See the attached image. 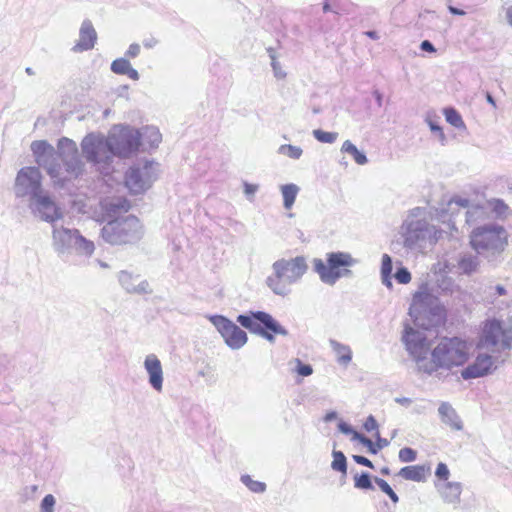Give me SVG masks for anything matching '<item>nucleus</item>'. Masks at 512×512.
Instances as JSON below:
<instances>
[{
  "mask_svg": "<svg viewBox=\"0 0 512 512\" xmlns=\"http://www.w3.org/2000/svg\"><path fill=\"white\" fill-rule=\"evenodd\" d=\"M336 418H337V413L335 411H330V412L326 413V415L324 416V421L331 422V421L335 420Z\"/></svg>",
  "mask_w": 512,
  "mask_h": 512,
  "instance_id": "nucleus-63",
  "label": "nucleus"
},
{
  "mask_svg": "<svg viewBox=\"0 0 512 512\" xmlns=\"http://www.w3.org/2000/svg\"><path fill=\"white\" fill-rule=\"evenodd\" d=\"M391 272H392V259L388 254H384L382 256L381 279H382L383 285H385L389 289L392 288Z\"/></svg>",
  "mask_w": 512,
  "mask_h": 512,
  "instance_id": "nucleus-36",
  "label": "nucleus"
},
{
  "mask_svg": "<svg viewBox=\"0 0 512 512\" xmlns=\"http://www.w3.org/2000/svg\"><path fill=\"white\" fill-rule=\"evenodd\" d=\"M354 439L359 440L365 447L368 448L369 452L372 454H376L378 449H376L375 444L369 438L361 435L358 432H354Z\"/></svg>",
  "mask_w": 512,
  "mask_h": 512,
  "instance_id": "nucleus-50",
  "label": "nucleus"
},
{
  "mask_svg": "<svg viewBox=\"0 0 512 512\" xmlns=\"http://www.w3.org/2000/svg\"><path fill=\"white\" fill-rule=\"evenodd\" d=\"M395 402L404 407H409L412 404V400L407 397H397L395 398Z\"/></svg>",
  "mask_w": 512,
  "mask_h": 512,
  "instance_id": "nucleus-60",
  "label": "nucleus"
},
{
  "mask_svg": "<svg viewBox=\"0 0 512 512\" xmlns=\"http://www.w3.org/2000/svg\"><path fill=\"white\" fill-rule=\"evenodd\" d=\"M395 279L400 284H408L411 281V274L407 268L401 267L396 271Z\"/></svg>",
  "mask_w": 512,
  "mask_h": 512,
  "instance_id": "nucleus-49",
  "label": "nucleus"
},
{
  "mask_svg": "<svg viewBox=\"0 0 512 512\" xmlns=\"http://www.w3.org/2000/svg\"><path fill=\"white\" fill-rule=\"evenodd\" d=\"M505 18L507 24L512 28V4L509 7H507L505 11Z\"/></svg>",
  "mask_w": 512,
  "mask_h": 512,
  "instance_id": "nucleus-61",
  "label": "nucleus"
},
{
  "mask_svg": "<svg viewBox=\"0 0 512 512\" xmlns=\"http://www.w3.org/2000/svg\"><path fill=\"white\" fill-rule=\"evenodd\" d=\"M55 503V497L47 494L41 501V512H54Z\"/></svg>",
  "mask_w": 512,
  "mask_h": 512,
  "instance_id": "nucleus-47",
  "label": "nucleus"
},
{
  "mask_svg": "<svg viewBox=\"0 0 512 512\" xmlns=\"http://www.w3.org/2000/svg\"><path fill=\"white\" fill-rule=\"evenodd\" d=\"M426 122L427 124L429 125L430 129L432 132H435V133H438L439 135V138L441 140H444L445 139V135H444V132L441 128V126L436 122L434 121L432 118L430 117H427L426 118Z\"/></svg>",
  "mask_w": 512,
  "mask_h": 512,
  "instance_id": "nucleus-53",
  "label": "nucleus"
},
{
  "mask_svg": "<svg viewBox=\"0 0 512 512\" xmlns=\"http://www.w3.org/2000/svg\"><path fill=\"white\" fill-rule=\"evenodd\" d=\"M237 322L251 333L261 336L270 343H274L273 334L287 336L288 331L269 313L263 311H251L249 314H241Z\"/></svg>",
  "mask_w": 512,
  "mask_h": 512,
  "instance_id": "nucleus-10",
  "label": "nucleus"
},
{
  "mask_svg": "<svg viewBox=\"0 0 512 512\" xmlns=\"http://www.w3.org/2000/svg\"><path fill=\"white\" fill-rule=\"evenodd\" d=\"M118 281L128 293L139 295L151 293L149 283L146 280H139L138 275H133L128 271H121L118 274Z\"/></svg>",
  "mask_w": 512,
  "mask_h": 512,
  "instance_id": "nucleus-24",
  "label": "nucleus"
},
{
  "mask_svg": "<svg viewBox=\"0 0 512 512\" xmlns=\"http://www.w3.org/2000/svg\"><path fill=\"white\" fill-rule=\"evenodd\" d=\"M467 205V197L459 194L452 196L440 210V221L443 224H455L464 221V211Z\"/></svg>",
  "mask_w": 512,
  "mask_h": 512,
  "instance_id": "nucleus-18",
  "label": "nucleus"
},
{
  "mask_svg": "<svg viewBox=\"0 0 512 512\" xmlns=\"http://www.w3.org/2000/svg\"><path fill=\"white\" fill-rule=\"evenodd\" d=\"M281 193L283 196L284 207L290 209L295 202L299 187L296 184H285L281 186Z\"/></svg>",
  "mask_w": 512,
  "mask_h": 512,
  "instance_id": "nucleus-35",
  "label": "nucleus"
},
{
  "mask_svg": "<svg viewBox=\"0 0 512 512\" xmlns=\"http://www.w3.org/2000/svg\"><path fill=\"white\" fill-rule=\"evenodd\" d=\"M448 10L453 15L463 16L466 14V12L464 10L456 8L454 6H448Z\"/></svg>",
  "mask_w": 512,
  "mask_h": 512,
  "instance_id": "nucleus-62",
  "label": "nucleus"
},
{
  "mask_svg": "<svg viewBox=\"0 0 512 512\" xmlns=\"http://www.w3.org/2000/svg\"><path fill=\"white\" fill-rule=\"evenodd\" d=\"M353 459H354V461L357 464L364 465V466L369 467V468H373L372 462L368 458H366L364 456L354 455Z\"/></svg>",
  "mask_w": 512,
  "mask_h": 512,
  "instance_id": "nucleus-56",
  "label": "nucleus"
},
{
  "mask_svg": "<svg viewBox=\"0 0 512 512\" xmlns=\"http://www.w3.org/2000/svg\"><path fill=\"white\" fill-rule=\"evenodd\" d=\"M111 71L118 75H126L130 79L139 80V73L135 70L128 59L118 58L111 63Z\"/></svg>",
  "mask_w": 512,
  "mask_h": 512,
  "instance_id": "nucleus-29",
  "label": "nucleus"
},
{
  "mask_svg": "<svg viewBox=\"0 0 512 512\" xmlns=\"http://www.w3.org/2000/svg\"><path fill=\"white\" fill-rule=\"evenodd\" d=\"M478 347L500 352L512 348V317L507 320L491 319L484 323Z\"/></svg>",
  "mask_w": 512,
  "mask_h": 512,
  "instance_id": "nucleus-9",
  "label": "nucleus"
},
{
  "mask_svg": "<svg viewBox=\"0 0 512 512\" xmlns=\"http://www.w3.org/2000/svg\"><path fill=\"white\" fill-rule=\"evenodd\" d=\"M313 136L316 140H318L321 143H328L332 144L334 143L338 138L337 132H327L321 129H315L313 130Z\"/></svg>",
  "mask_w": 512,
  "mask_h": 512,
  "instance_id": "nucleus-42",
  "label": "nucleus"
},
{
  "mask_svg": "<svg viewBox=\"0 0 512 512\" xmlns=\"http://www.w3.org/2000/svg\"><path fill=\"white\" fill-rule=\"evenodd\" d=\"M273 273L267 277L266 284L272 292L285 297L291 292V286L301 280L308 270L304 256L279 259L272 265Z\"/></svg>",
  "mask_w": 512,
  "mask_h": 512,
  "instance_id": "nucleus-5",
  "label": "nucleus"
},
{
  "mask_svg": "<svg viewBox=\"0 0 512 512\" xmlns=\"http://www.w3.org/2000/svg\"><path fill=\"white\" fill-rule=\"evenodd\" d=\"M435 475L439 480H443L444 482H449L448 478L450 476V471L445 463H439L437 465Z\"/></svg>",
  "mask_w": 512,
  "mask_h": 512,
  "instance_id": "nucleus-51",
  "label": "nucleus"
},
{
  "mask_svg": "<svg viewBox=\"0 0 512 512\" xmlns=\"http://www.w3.org/2000/svg\"><path fill=\"white\" fill-rule=\"evenodd\" d=\"M437 491L446 503H458L462 493L460 482H444L435 484Z\"/></svg>",
  "mask_w": 512,
  "mask_h": 512,
  "instance_id": "nucleus-25",
  "label": "nucleus"
},
{
  "mask_svg": "<svg viewBox=\"0 0 512 512\" xmlns=\"http://www.w3.org/2000/svg\"><path fill=\"white\" fill-rule=\"evenodd\" d=\"M97 40V33L90 20L86 19L82 22L79 29V39L72 47L74 53L89 51L94 48Z\"/></svg>",
  "mask_w": 512,
  "mask_h": 512,
  "instance_id": "nucleus-23",
  "label": "nucleus"
},
{
  "mask_svg": "<svg viewBox=\"0 0 512 512\" xmlns=\"http://www.w3.org/2000/svg\"><path fill=\"white\" fill-rule=\"evenodd\" d=\"M52 247L57 256L65 262L73 255L90 257L95 251L92 241L82 236L79 230L66 226H53Z\"/></svg>",
  "mask_w": 512,
  "mask_h": 512,
  "instance_id": "nucleus-6",
  "label": "nucleus"
},
{
  "mask_svg": "<svg viewBox=\"0 0 512 512\" xmlns=\"http://www.w3.org/2000/svg\"><path fill=\"white\" fill-rule=\"evenodd\" d=\"M443 113L446 121L455 128L460 129L465 127V123L456 109L448 107L443 110Z\"/></svg>",
  "mask_w": 512,
  "mask_h": 512,
  "instance_id": "nucleus-37",
  "label": "nucleus"
},
{
  "mask_svg": "<svg viewBox=\"0 0 512 512\" xmlns=\"http://www.w3.org/2000/svg\"><path fill=\"white\" fill-rule=\"evenodd\" d=\"M338 429L343 433V434H352L354 436V432H356L350 425H348L347 423L341 421L339 422L338 424Z\"/></svg>",
  "mask_w": 512,
  "mask_h": 512,
  "instance_id": "nucleus-57",
  "label": "nucleus"
},
{
  "mask_svg": "<svg viewBox=\"0 0 512 512\" xmlns=\"http://www.w3.org/2000/svg\"><path fill=\"white\" fill-rule=\"evenodd\" d=\"M426 209L422 207H416L410 210L409 216L403 224H421V222H426L427 219L425 217Z\"/></svg>",
  "mask_w": 512,
  "mask_h": 512,
  "instance_id": "nucleus-41",
  "label": "nucleus"
},
{
  "mask_svg": "<svg viewBox=\"0 0 512 512\" xmlns=\"http://www.w3.org/2000/svg\"><path fill=\"white\" fill-rule=\"evenodd\" d=\"M141 146L140 132L130 126H116L107 138L101 134L90 133L81 142L82 154L104 174L110 172L114 156L126 158L138 151Z\"/></svg>",
  "mask_w": 512,
  "mask_h": 512,
  "instance_id": "nucleus-1",
  "label": "nucleus"
},
{
  "mask_svg": "<svg viewBox=\"0 0 512 512\" xmlns=\"http://www.w3.org/2000/svg\"><path fill=\"white\" fill-rule=\"evenodd\" d=\"M107 215L111 218L107 224H119L118 221L122 219L127 224H135L138 219L132 215L123 218V214L127 213L130 209V203L122 197L106 199L103 203Z\"/></svg>",
  "mask_w": 512,
  "mask_h": 512,
  "instance_id": "nucleus-20",
  "label": "nucleus"
},
{
  "mask_svg": "<svg viewBox=\"0 0 512 512\" xmlns=\"http://www.w3.org/2000/svg\"><path fill=\"white\" fill-rule=\"evenodd\" d=\"M399 475L406 480L423 481L426 476V469L424 466H406L399 471Z\"/></svg>",
  "mask_w": 512,
  "mask_h": 512,
  "instance_id": "nucleus-32",
  "label": "nucleus"
},
{
  "mask_svg": "<svg viewBox=\"0 0 512 512\" xmlns=\"http://www.w3.org/2000/svg\"><path fill=\"white\" fill-rule=\"evenodd\" d=\"M157 43H158V41L155 38H150V39L144 40L143 45L146 48H153Z\"/></svg>",
  "mask_w": 512,
  "mask_h": 512,
  "instance_id": "nucleus-64",
  "label": "nucleus"
},
{
  "mask_svg": "<svg viewBox=\"0 0 512 512\" xmlns=\"http://www.w3.org/2000/svg\"><path fill=\"white\" fill-rule=\"evenodd\" d=\"M364 428L368 432L378 429L377 421L372 415L367 417V419L364 423Z\"/></svg>",
  "mask_w": 512,
  "mask_h": 512,
  "instance_id": "nucleus-54",
  "label": "nucleus"
},
{
  "mask_svg": "<svg viewBox=\"0 0 512 512\" xmlns=\"http://www.w3.org/2000/svg\"><path fill=\"white\" fill-rule=\"evenodd\" d=\"M469 359V347L460 338H443L431 351L429 363L421 365V371L432 375L438 370H451L463 366Z\"/></svg>",
  "mask_w": 512,
  "mask_h": 512,
  "instance_id": "nucleus-4",
  "label": "nucleus"
},
{
  "mask_svg": "<svg viewBox=\"0 0 512 512\" xmlns=\"http://www.w3.org/2000/svg\"><path fill=\"white\" fill-rule=\"evenodd\" d=\"M332 456H333V461L331 463V468L335 471L346 474L347 461H346L345 455L341 451L333 450Z\"/></svg>",
  "mask_w": 512,
  "mask_h": 512,
  "instance_id": "nucleus-38",
  "label": "nucleus"
},
{
  "mask_svg": "<svg viewBox=\"0 0 512 512\" xmlns=\"http://www.w3.org/2000/svg\"><path fill=\"white\" fill-rule=\"evenodd\" d=\"M243 187H244V194H245L247 200L250 201V202H253L255 194L259 190V185L258 184L248 183V182H244L243 183Z\"/></svg>",
  "mask_w": 512,
  "mask_h": 512,
  "instance_id": "nucleus-48",
  "label": "nucleus"
},
{
  "mask_svg": "<svg viewBox=\"0 0 512 512\" xmlns=\"http://www.w3.org/2000/svg\"><path fill=\"white\" fill-rule=\"evenodd\" d=\"M314 271L318 274L320 280L326 284L333 286L341 278L351 277V267L358 263L350 253L343 251L328 252L325 260L314 258Z\"/></svg>",
  "mask_w": 512,
  "mask_h": 512,
  "instance_id": "nucleus-8",
  "label": "nucleus"
},
{
  "mask_svg": "<svg viewBox=\"0 0 512 512\" xmlns=\"http://www.w3.org/2000/svg\"><path fill=\"white\" fill-rule=\"evenodd\" d=\"M139 132L141 146L144 150L157 148L162 141V135L155 126L142 127Z\"/></svg>",
  "mask_w": 512,
  "mask_h": 512,
  "instance_id": "nucleus-26",
  "label": "nucleus"
},
{
  "mask_svg": "<svg viewBox=\"0 0 512 512\" xmlns=\"http://www.w3.org/2000/svg\"><path fill=\"white\" fill-rule=\"evenodd\" d=\"M470 245L489 262L497 261L508 245L504 226H476L470 233Z\"/></svg>",
  "mask_w": 512,
  "mask_h": 512,
  "instance_id": "nucleus-7",
  "label": "nucleus"
},
{
  "mask_svg": "<svg viewBox=\"0 0 512 512\" xmlns=\"http://www.w3.org/2000/svg\"><path fill=\"white\" fill-rule=\"evenodd\" d=\"M420 48H421V50L426 51V52H435L436 51L434 45L428 40L422 41Z\"/></svg>",
  "mask_w": 512,
  "mask_h": 512,
  "instance_id": "nucleus-59",
  "label": "nucleus"
},
{
  "mask_svg": "<svg viewBox=\"0 0 512 512\" xmlns=\"http://www.w3.org/2000/svg\"><path fill=\"white\" fill-rule=\"evenodd\" d=\"M31 151L36 163L46 170L56 186L64 187L67 181L78 178L84 172L77 144L69 138H60L57 150L45 140L33 141Z\"/></svg>",
  "mask_w": 512,
  "mask_h": 512,
  "instance_id": "nucleus-2",
  "label": "nucleus"
},
{
  "mask_svg": "<svg viewBox=\"0 0 512 512\" xmlns=\"http://www.w3.org/2000/svg\"><path fill=\"white\" fill-rule=\"evenodd\" d=\"M209 321L232 350L241 349L248 341L247 333L223 315H210Z\"/></svg>",
  "mask_w": 512,
  "mask_h": 512,
  "instance_id": "nucleus-13",
  "label": "nucleus"
},
{
  "mask_svg": "<svg viewBox=\"0 0 512 512\" xmlns=\"http://www.w3.org/2000/svg\"><path fill=\"white\" fill-rule=\"evenodd\" d=\"M487 209L478 203H475L468 199V205L464 211V222L465 224H472L474 222L484 219Z\"/></svg>",
  "mask_w": 512,
  "mask_h": 512,
  "instance_id": "nucleus-31",
  "label": "nucleus"
},
{
  "mask_svg": "<svg viewBox=\"0 0 512 512\" xmlns=\"http://www.w3.org/2000/svg\"><path fill=\"white\" fill-rule=\"evenodd\" d=\"M29 208L36 217L48 223L56 222L62 217L61 207L45 190L29 203Z\"/></svg>",
  "mask_w": 512,
  "mask_h": 512,
  "instance_id": "nucleus-15",
  "label": "nucleus"
},
{
  "mask_svg": "<svg viewBox=\"0 0 512 512\" xmlns=\"http://www.w3.org/2000/svg\"><path fill=\"white\" fill-rule=\"evenodd\" d=\"M329 345L336 355L337 362L340 365L347 366L352 360V350L350 346L343 344L337 340L330 339Z\"/></svg>",
  "mask_w": 512,
  "mask_h": 512,
  "instance_id": "nucleus-30",
  "label": "nucleus"
},
{
  "mask_svg": "<svg viewBox=\"0 0 512 512\" xmlns=\"http://www.w3.org/2000/svg\"><path fill=\"white\" fill-rule=\"evenodd\" d=\"M143 367L147 374L149 385L156 392H162L164 383V372L162 363L158 356L153 353L146 355L143 362Z\"/></svg>",
  "mask_w": 512,
  "mask_h": 512,
  "instance_id": "nucleus-22",
  "label": "nucleus"
},
{
  "mask_svg": "<svg viewBox=\"0 0 512 512\" xmlns=\"http://www.w3.org/2000/svg\"><path fill=\"white\" fill-rule=\"evenodd\" d=\"M278 154L297 160L302 156L303 150L299 146L283 144L278 148Z\"/></svg>",
  "mask_w": 512,
  "mask_h": 512,
  "instance_id": "nucleus-40",
  "label": "nucleus"
},
{
  "mask_svg": "<svg viewBox=\"0 0 512 512\" xmlns=\"http://www.w3.org/2000/svg\"><path fill=\"white\" fill-rule=\"evenodd\" d=\"M143 236L141 226H103L102 239L111 245L135 244Z\"/></svg>",
  "mask_w": 512,
  "mask_h": 512,
  "instance_id": "nucleus-16",
  "label": "nucleus"
},
{
  "mask_svg": "<svg viewBox=\"0 0 512 512\" xmlns=\"http://www.w3.org/2000/svg\"><path fill=\"white\" fill-rule=\"evenodd\" d=\"M293 363L295 364V371L297 374L303 377L310 376L313 373V368L309 364H304L300 359H294Z\"/></svg>",
  "mask_w": 512,
  "mask_h": 512,
  "instance_id": "nucleus-44",
  "label": "nucleus"
},
{
  "mask_svg": "<svg viewBox=\"0 0 512 512\" xmlns=\"http://www.w3.org/2000/svg\"><path fill=\"white\" fill-rule=\"evenodd\" d=\"M271 58V66L274 72V76L278 79H284L286 77V73L281 68L280 63L276 60L273 54H270Z\"/></svg>",
  "mask_w": 512,
  "mask_h": 512,
  "instance_id": "nucleus-52",
  "label": "nucleus"
},
{
  "mask_svg": "<svg viewBox=\"0 0 512 512\" xmlns=\"http://www.w3.org/2000/svg\"><path fill=\"white\" fill-rule=\"evenodd\" d=\"M417 453L409 447L402 448L399 451V459L401 462H413L416 459Z\"/></svg>",
  "mask_w": 512,
  "mask_h": 512,
  "instance_id": "nucleus-46",
  "label": "nucleus"
},
{
  "mask_svg": "<svg viewBox=\"0 0 512 512\" xmlns=\"http://www.w3.org/2000/svg\"><path fill=\"white\" fill-rule=\"evenodd\" d=\"M482 301L493 306L495 309L501 310L508 306L511 295L507 287L500 283H489L481 290Z\"/></svg>",
  "mask_w": 512,
  "mask_h": 512,
  "instance_id": "nucleus-19",
  "label": "nucleus"
},
{
  "mask_svg": "<svg viewBox=\"0 0 512 512\" xmlns=\"http://www.w3.org/2000/svg\"><path fill=\"white\" fill-rule=\"evenodd\" d=\"M139 53H140V45L137 43H133L129 46L125 55L129 58H135L139 55Z\"/></svg>",
  "mask_w": 512,
  "mask_h": 512,
  "instance_id": "nucleus-55",
  "label": "nucleus"
},
{
  "mask_svg": "<svg viewBox=\"0 0 512 512\" xmlns=\"http://www.w3.org/2000/svg\"><path fill=\"white\" fill-rule=\"evenodd\" d=\"M494 369V358L487 353H479L473 363L461 371V376L465 380L480 378L492 373Z\"/></svg>",
  "mask_w": 512,
  "mask_h": 512,
  "instance_id": "nucleus-21",
  "label": "nucleus"
},
{
  "mask_svg": "<svg viewBox=\"0 0 512 512\" xmlns=\"http://www.w3.org/2000/svg\"><path fill=\"white\" fill-rule=\"evenodd\" d=\"M403 243L410 249L421 248L427 240L430 244L436 243L441 238V232L436 226H402Z\"/></svg>",
  "mask_w": 512,
  "mask_h": 512,
  "instance_id": "nucleus-17",
  "label": "nucleus"
},
{
  "mask_svg": "<svg viewBox=\"0 0 512 512\" xmlns=\"http://www.w3.org/2000/svg\"><path fill=\"white\" fill-rule=\"evenodd\" d=\"M409 315L417 326L427 330L444 322L446 310L439 298L431 293L429 285L423 283L413 294Z\"/></svg>",
  "mask_w": 512,
  "mask_h": 512,
  "instance_id": "nucleus-3",
  "label": "nucleus"
},
{
  "mask_svg": "<svg viewBox=\"0 0 512 512\" xmlns=\"http://www.w3.org/2000/svg\"><path fill=\"white\" fill-rule=\"evenodd\" d=\"M341 152L351 155L358 165H365L368 162L365 153L359 151L350 140L344 141L341 147Z\"/></svg>",
  "mask_w": 512,
  "mask_h": 512,
  "instance_id": "nucleus-33",
  "label": "nucleus"
},
{
  "mask_svg": "<svg viewBox=\"0 0 512 512\" xmlns=\"http://www.w3.org/2000/svg\"><path fill=\"white\" fill-rule=\"evenodd\" d=\"M354 480H355V487L358 489H373V485H372L370 476L367 473H362L361 475H356Z\"/></svg>",
  "mask_w": 512,
  "mask_h": 512,
  "instance_id": "nucleus-45",
  "label": "nucleus"
},
{
  "mask_svg": "<svg viewBox=\"0 0 512 512\" xmlns=\"http://www.w3.org/2000/svg\"><path fill=\"white\" fill-rule=\"evenodd\" d=\"M241 482L253 493H264L266 484L257 480H253L249 475H242Z\"/></svg>",
  "mask_w": 512,
  "mask_h": 512,
  "instance_id": "nucleus-39",
  "label": "nucleus"
},
{
  "mask_svg": "<svg viewBox=\"0 0 512 512\" xmlns=\"http://www.w3.org/2000/svg\"><path fill=\"white\" fill-rule=\"evenodd\" d=\"M376 438H377V440H376L375 447H376V449H378V451L389 445V441L385 438H381L379 435V432H376Z\"/></svg>",
  "mask_w": 512,
  "mask_h": 512,
  "instance_id": "nucleus-58",
  "label": "nucleus"
},
{
  "mask_svg": "<svg viewBox=\"0 0 512 512\" xmlns=\"http://www.w3.org/2000/svg\"><path fill=\"white\" fill-rule=\"evenodd\" d=\"M402 341L407 352L416 361L418 369L421 371V365L429 363L426 356L430 350V343L425 332L406 326Z\"/></svg>",
  "mask_w": 512,
  "mask_h": 512,
  "instance_id": "nucleus-14",
  "label": "nucleus"
},
{
  "mask_svg": "<svg viewBox=\"0 0 512 512\" xmlns=\"http://www.w3.org/2000/svg\"><path fill=\"white\" fill-rule=\"evenodd\" d=\"M480 261L478 256L466 252L459 255L457 269L460 273L470 275L478 270Z\"/></svg>",
  "mask_w": 512,
  "mask_h": 512,
  "instance_id": "nucleus-28",
  "label": "nucleus"
},
{
  "mask_svg": "<svg viewBox=\"0 0 512 512\" xmlns=\"http://www.w3.org/2000/svg\"><path fill=\"white\" fill-rule=\"evenodd\" d=\"M488 207L499 220H506L511 213L510 208L501 199H492L488 202Z\"/></svg>",
  "mask_w": 512,
  "mask_h": 512,
  "instance_id": "nucleus-34",
  "label": "nucleus"
},
{
  "mask_svg": "<svg viewBox=\"0 0 512 512\" xmlns=\"http://www.w3.org/2000/svg\"><path fill=\"white\" fill-rule=\"evenodd\" d=\"M375 483L378 485V487L385 493L389 496V498L391 499V501L394 503V504H397L398 501H399V497L398 495L393 491V489L390 487V485L384 480V479H381V478H378V477H375L374 479Z\"/></svg>",
  "mask_w": 512,
  "mask_h": 512,
  "instance_id": "nucleus-43",
  "label": "nucleus"
},
{
  "mask_svg": "<svg viewBox=\"0 0 512 512\" xmlns=\"http://www.w3.org/2000/svg\"><path fill=\"white\" fill-rule=\"evenodd\" d=\"M441 421L454 430L462 429V422L457 415L455 409L448 403L442 402L438 408Z\"/></svg>",
  "mask_w": 512,
  "mask_h": 512,
  "instance_id": "nucleus-27",
  "label": "nucleus"
},
{
  "mask_svg": "<svg viewBox=\"0 0 512 512\" xmlns=\"http://www.w3.org/2000/svg\"><path fill=\"white\" fill-rule=\"evenodd\" d=\"M13 191L16 198L27 199L29 203L42 193L44 188L39 168H21L16 175Z\"/></svg>",
  "mask_w": 512,
  "mask_h": 512,
  "instance_id": "nucleus-12",
  "label": "nucleus"
},
{
  "mask_svg": "<svg viewBox=\"0 0 512 512\" xmlns=\"http://www.w3.org/2000/svg\"><path fill=\"white\" fill-rule=\"evenodd\" d=\"M157 164L145 160L128 169L125 174V186L133 194H140L149 189L157 177Z\"/></svg>",
  "mask_w": 512,
  "mask_h": 512,
  "instance_id": "nucleus-11",
  "label": "nucleus"
}]
</instances>
